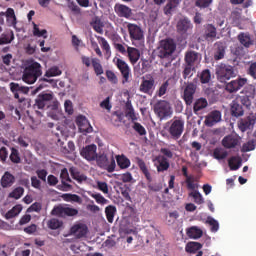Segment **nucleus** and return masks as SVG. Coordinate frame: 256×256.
<instances>
[{
	"instance_id": "obj_64",
	"label": "nucleus",
	"mask_w": 256,
	"mask_h": 256,
	"mask_svg": "<svg viewBox=\"0 0 256 256\" xmlns=\"http://www.w3.org/2000/svg\"><path fill=\"white\" fill-rule=\"evenodd\" d=\"M17 143L18 145H20V147H24V148L29 147V139L25 136H19L17 139Z\"/></svg>"
},
{
	"instance_id": "obj_17",
	"label": "nucleus",
	"mask_w": 256,
	"mask_h": 256,
	"mask_svg": "<svg viewBox=\"0 0 256 256\" xmlns=\"http://www.w3.org/2000/svg\"><path fill=\"white\" fill-rule=\"evenodd\" d=\"M88 231L89 228L83 223H76L70 228L71 235L76 237V239H83V237L87 236Z\"/></svg>"
},
{
	"instance_id": "obj_41",
	"label": "nucleus",
	"mask_w": 256,
	"mask_h": 256,
	"mask_svg": "<svg viewBox=\"0 0 256 256\" xmlns=\"http://www.w3.org/2000/svg\"><path fill=\"white\" fill-rule=\"evenodd\" d=\"M92 67L95 75L99 77V75H103V65H101V60L99 58H92Z\"/></svg>"
},
{
	"instance_id": "obj_55",
	"label": "nucleus",
	"mask_w": 256,
	"mask_h": 256,
	"mask_svg": "<svg viewBox=\"0 0 256 256\" xmlns=\"http://www.w3.org/2000/svg\"><path fill=\"white\" fill-rule=\"evenodd\" d=\"M195 70V66H191L189 64H186L184 70H183V79H189L193 77V71Z\"/></svg>"
},
{
	"instance_id": "obj_35",
	"label": "nucleus",
	"mask_w": 256,
	"mask_h": 256,
	"mask_svg": "<svg viewBox=\"0 0 256 256\" xmlns=\"http://www.w3.org/2000/svg\"><path fill=\"white\" fill-rule=\"evenodd\" d=\"M13 183H15V176H13V174L10 172H5L1 179L2 187H11Z\"/></svg>"
},
{
	"instance_id": "obj_32",
	"label": "nucleus",
	"mask_w": 256,
	"mask_h": 256,
	"mask_svg": "<svg viewBox=\"0 0 256 256\" xmlns=\"http://www.w3.org/2000/svg\"><path fill=\"white\" fill-rule=\"evenodd\" d=\"M243 160L239 156H232L228 160V165L231 171H237L241 168Z\"/></svg>"
},
{
	"instance_id": "obj_7",
	"label": "nucleus",
	"mask_w": 256,
	"mask_h": 256,
	"mask_svg": "<svg viewBox=\"0 0 256 256\" xmlns=\"http://www.w3.org/2000/svg\"><path fill=\"white\" fill-rule=\"evenodd\" d=\"M154 111L161 120L167 119L168 117H171V115H173V111L171 110V104H169V102L165 100L159 101L155 105Z\"/></svg>"
},
{
	"instance_id": "obj_6",
	"label": "nucleus",
	"mask_w": 256,
	"mask_h": 256,
	"mask_svg": "<svg viewBox=\"0 0 256 256\" xmlns=\"http://www.w3.org/2000/svg\"><path fill=\"white\" fill-rule=\"evenodd\" d=\"M216 77L220 83H225L229 81V79L237 77V73L235 72V68L233 66L220 64L218 67H216Z\"/></svg>"
},
{
	"instance_id": "obj_37",
	"label": "nucleus",
	"mask_w": 256,
	"mask_h": 256,
	"mask_svg": "<svg viewBox=\"0 0 256 256\" xmlns=\"http://www.w3.org/2000/svg\"><path fill=\"white\" fill-rule=\"evenodd\" d=\"M207 105H209V103L207 102V99L205 98L197 99L193 106L194 113L197 115V113H199V111H203V109H205Z\"/></svg>"
},
{
	"instance_id": "obj_5",
	"label": "nucleus",
	"mask_w": 256,
	"mask_h": 256,
	"mask_svg": "<svg viewBox=\"0 0 256 256\" xmlns=\"http://www.w3.org/2000/svg\"><path fill=\"white\" fill-rule=\"evenodd\" d=\"M177 49V44L173 39H165L160 42V46L156 50L157 57L159 59H169Z\"/></svg>"
},
{
	"instance_id": "obj_48",
	"label": "nucleus",
	"mask_w": 256,
	"mask_h": 256,
	"mask_svg": "<svg viewBox=\"0 0 256 256\" xmlns=\"http://www.w3.org/2000/svg\"><path fill=\"white\" fill-rule=\"evenodd\" d=\"M132 123H133L132 129H134V131L136 133H138V135H140V137L147 135V130L145 129V126H143V125H141V123L135 122V121Z\"/></svg>"
},
{
	"instance_id": "obj_62",
	"label": "nucleus",
	"mask_w": 256,
	"mask_h": 256,
	"mask_svg": "<svg viewBox=\"0 0 256 256\" xmlns=\"http://www.w3.org/2000/svg\"><path fill=\"white\" fill-rule=\"evenodd\" d=\"M167 89H169V80H166L160 87L157 92L158 97H163L165 93H167Z\"/></svg>"
},
{
	"instance_id": "obj_60",
	"label": "nucleus",
	"mask_w": 256,
	"mask_h": 256,
	"mask_svg": "<svg viewBox=\"0 0 256 256\" xmlns=\"http://www.w3.org/2000/svg\"><path fill=\"white\" fill-rule=\"evenodd\" d=\"M106 77L108 81H110V83H112L113 85H117V83L119 82V80L117 79V75L111 70L106 71Z\"/></svg>"
},
{
	"instance_id": "obj_20",
	"label": "nucleus",
	"mask_w": 256,
	"mask_h": 256,
	"mask_svg": "<svg viewBox=\"0 0 256 256\" xmlns=\"http://www.w3.org/2000/svg\"><path fill=\"white\" fill-rule=\"evenodd\" d=\"M76 125L80 133H93V126L89 123V120L85 116H78L76 118Z\"/></svg>"
},
{
	"instance_id": "obj_40",
	"label": "nucleus",
	"mask_w": 256,
	"mask_h": 256,
	"mask_svg": "<svg viewBox=\"0 0 256 256\" xmlns=\"http://www.w3.org/2000/svg\"><path fill=\"white\" fill-rule=\"evenodd\" d=\"M115 213H117V208L113 205H109L105 208V214L108 223H113L115 219Z\"/></svg>"
},
{
	"instance_id": "obj_1",
	"label": "nucleus",
	"mask_w": 256,
	"mask_h": 256,
	"mask_svg": "<svg viewBox=\"0 0 256 256\" xmlns=\"http://www.w3.org/2000/svg\"><path fill=\"white\" fill-rule=\"evenodd\" d=\"M42 75L43 71L41 70V64H39V62H32L25 67L22 81L28 85H33V83H36L37 79Z\"/></svg>"
},
{
	"instance_id": "obj_42",
	"label": "nucleus",
	"mask_w": 256,
	"mask_h": 256,
	"mask_svg": "<svg viewBox=\"0 0 256 256\" xmlns=\"http://www.w3.org/2000/svg\"><path fill=\"white\" fill-rule=\"evenodd\" d=\"M203 248V244L199 242H189L186 245L185 251L187 253H197V251H200V249Z\"/></svg>"
},
{
	"instance_id": "obj_43",
	"label": "nucleus",
	"mask_w": 256,
	"mask_h": 256,
	"mask_svg": "<svg viewBox=\"0 0 256 256\" xmlns=\"http://www.w3.org/2000/svg\"><path fill=\"white\" fill-rule=\"evenodd\" d=\"M126 117L131 119L132 122L137 121V116L135 115V109H133V105L131 101L126 102Z\"/></svg>"
},
{
	"instance_id": "obj_12",
	"label": "nucleus",
	"mask_w": 256,
	"mask_h": 256,
	"mask_svg": "<svg viewBox=\"0 0 256 256\" xmlns=\"http://www.w3.org/2000/svg\"><path fill=\"white\" fill-rule=\"evenodd\" d=\"M196 91H197V85H195L193 82L188 83L184 88L183 99L187 106L193 105Z\"/></svg>"
},
{
	"instance_id": "obj_16",
	"label": "nucleus",
	"mask_w": 256,
	"mask_h": 256,
	"mask_svg": "<svg viewBox=\"0 0 256 256\" xmlns=\"http://www.w3.org/2000/svg\"><path fill=\"white\" fill-rule=\"evenodd\" d=\"M98 154L99 153H97V145L95 144L87 145L80 151L81 157L86 159V161H95Z\"/></svg>"
},
{
	"instance_id": "obj_59",
	"label": "nucleus",
	"mask_w": 256,
	"mask_h": 256,
	"mask_svg": "<svg viewBox=\"0 0 256 256\" xmlns=\"http://www.w3.org/2000/svg\"><path fill=\"white\" fill-rule=\"evenodd\" d=\"M207 223L210 225L212 233L219 231V222L215 218H208Z\"/></svg>"
},
{
	"instance_id": "obj_13",
	"label": "nucleus",
	"mask_w": 256,
	"mask_h": 256,
	"mask_svg": "<svg viewBox=\"0 0 256 256\" xmlns=\"http://www.w3.org/2000/svg\"><path fill=\"white\" fill-rule=\"evenodd\" d=\"M139 90L141 93L151 95V93H153L155 90V78H153L151 75H146V79L143 77Z\"/></svg>"
},
{
	"instance_id": "obj_51",
	"label": "nucleus",
	"mask_w": 256,
	"mask_h": 256,
	"mask_svg": "<svg viewBox=\"0 0 256 256\" xmlns=\"http://www.w3.org/2000/svg\"><path fill=\"white\" fill-rule=\"evenodd\" d=\"M256 147V140H249L248 142L242 145V153H249V151H254Z\"/></svg>"
},
{
	"instance_id": "obj_33",
	"label": "nucleus",
	"mask_w": 256,
	"mask_h": 256,
	"mask_svg": "<svg viewBox=\"0 0 256 256\" xmlns=\"http://www.w3.org/2000/svg\"><path fill=\"white\" fill-rule=\"evenodd\" d=\"M116 163L120 169H129L131 167V160L125 155H116Z\"/></svg>"
},
{
	"instance_id": "obj_29",
	"label": "nucleus",
	"mask_w": 256,
	"mask_h": 256,
	"mask_svg": "<svg viewBox=\"0 0 256 256\" xmlns=\"http://www.w3.org/2000/svg\"><path fill=\"white\" fill-rule=\"evenodd\" d=\"M127 53H128V59L132 65H135L137 61H139V58L141 57V52H139V49L133 48V47H128L127 48Z\"/></svg>"
},
{
	"instance_id": "obj_18",
	"label": "nucleus",
	"mask_w": 256,
	"mask_h": 256,
	"mask_svg": "<svg viewBox=\"0 0 256 256\" xmlns=\"http://www.w3.org/2000/svg\"><path fill=\"white\" fill-rule=\"evenodd\" d=\"M245 85H247V78H237L227 83L225 89L228 93H237Z\"/></svg>"
},
{
	"instance_id": "obj_46",
	"label": "nucleus",
	"mask_w": 256,
	"mask_h": 256,
	"mask_svg": "<svg viewBox=\"0 0 256 256\" xmlns=\"http://www.w3.org/2000/svg\"><path fill=\"white\" fill-rule=\"evenodd\" d=\"M189 197L194 199V203H196V205H203V203H205V198H203V195H201L198 190L190 192Z\"/></svg>"
},
{
	"instance_id": "obj_34",
	"label": "nucleus",
	"mask_w": 256,
	"mask_h": 256,
	"mask_svg": "<svg viewBox=\"0 0 256 256\" xmlns=\"http://www.w3.org/2000/svg\"><path fill=\"white\" fill-rule=\"evenodd\" d=\"M204 29H205V33H204L205 39H215V37H217V28L213 26V24L205 25Z\"/></svg>"
},
{
	"instance_id": "obj_30",
	"label": "nucleus",
	"mask_w": 256,
	"mask_h": 256,
	"mask_svg": "<svg viewBox=\"0 0 256 256\" xmlns=\"http://www.w3.org/2000/svg\"><path fill=\"white\" fill-rule=\"evenodd\" d=\"M199 61V53L195 51H188L185 54L186 65H191L195 67V63Z\"/></svg>"
},
{
	"instance_id": "obj_49",
	"label": "nucleus",
	"mask_w": 256,
	"mask_h": 256,
	"mask_svg": "<svg viewBox=\"0 0 256 256\" xmlns=\"http://www.w3.org/2000/svg\"><path fill=\"white\" fill-rule=\"evenodd\" d=\"M62 198L68 203H81V197L77 194H63Z\"/></svg>"
},
{
	"instance_id": "obj_47",
	"label": "nucleus",
	"mask_w": 256,
	"mask_h": 256,
	"mask_svg": "<svg viewBox=\"0 0 256 256\" xmlns=\"http://www.w3.org/2000/svg\"><path fill=\"white\" fill-rule=\"evenodd\" d=\"M32 25L34 37H43L44 39H47V31L45 29L40 30L39 26L35 22H32Z\"/></svg>"
},
{
	"instance_id": "obj_54",
	"label": "nucleus",
	"mask_w": 256,
	"mask_h": 256,
	"mask_svg": "<svg viewBox=\"0 0 256 256\" xmlns=\"http://www.w3.org/2000/svg\"><path fill=\"white\" fill-rule=\"evenodd\" d=\"M61 70L59 69V67L54 66L51 67L50 69H48L45 73V77H59V75H61Z\"/></svg>"
},
{
	"instance_id": "obj_15",
	"label": "nucleus",
	"mask_w": 256,
	"mask_h": 256,
	"mask_svg": "<svg viewBox=\"0 0 256 256\" xmlns=\"http://www.w3.org/2000/svg\"><path fill=\"white\" fill-rule=\"evenodd\" d=\"M49 101H53V94L42 92L35 99L33 108L34 109H45V107H46L47 103H49Z\"/></svg>"
},
{
	"instance_id": "obj_14",
	"label": "nucleus",
	"mask_w": 256,
	"mask_h": 256,
	"mask_svg": "<svg viewBox=\"0 0 256 256\" xmlns=\"http://www.w3.org/2000/svg\"><path fill=\"white\" fill-rule=\"evenodd\" d=\"M127 29H128V33L131 41H143L144 39L143 29H141L139 25L129 23L127 25Z\"/></svg>"
},
{
	"instance_id": "obj_63",
	"label": "nucleus",
	"mask_w": 256,
	"mask_h": 256,
	"mask_svg": "<svg viewBox=\"0 0 256 256\" xmlns=\"http://www.w3.org/2000/svg\"><path fill=\"white\" fill-rule=\"evenodd\" d=\"M241 13H243V9L235 8L231 12V19H233V21H239V19H241Z\"/></svg>"
},
{
	"instance_id": "obj_44",
	"label": "nucleus",
	"mask_w": 256,
	"mask_h": 256,
	"mask_svg": "<svg viewBox=\"0 0 256 256\" xmlns=\"http://www.w3.org/2000/svg\"><path fill=\"white\" fill-rule=\"evenodd\" d=\"M21 211H23V206H21V204L15 205L6 213L5 217L6 219H13V217H17Z\"/></svg>"
},
{
	"instance_id": "obj_9",
	"label": "nucleus",
	"mask_w": 256,
	"mask_h": 256,
	"mask_svg": "<svg viewBox=\"0 0 256 256\" xmlns=\"http://www.w3.org/2000/svg\"><path fill=\"white\" fill-rule=\"evenodd\" d=\"M113 63L116 65L117 69L120 71L123 77V85H125V83H129V77L131 76V68H129V64H127L125 60L118 57L113 59Z\"/></svg>"
},
{
	"instance_id": "obj_8",
	"label": "nucleus",
	"mask_w": 256,
	"mask_h": 256,
	"mask_svg": "<svg viewBox=\"0 0 256 256\" xmlns=\"http://www.w3.org/2000/svg\"><path fill=\"white\" fill-rule=\"evenodd\" d=\"M51 215H54L56 217H75L76 215H79V210L71 207H67L65 205H58L55 206L52 211Z\"/></svg>"
},
{
	"instance_id": "obj_36",
	"label": "nucleus",
	"mask_w": 256,
	"mask_h": 256,
	"mask_svg": "<svg viewBox=\"0 0 256 256\" xmlns=\"http://www.w3.org/2000/svg\"><path fill=\"white\" fill-rule=\"evenodd\" d=\"M14 40L15 34L13 31L3 33L0 36V45H9V43H13Z\"/></svg>"
},
{
	"instance_id": "obj_4",
	"label": "nucleus",
	"mask_w": 256,
	"mask_h": 256,
	"mask_svg": "<svg viewBox=\"0 0 256 256\" xmlns=\"http://www.w3.org/2000/svg\"><path fill=\"white\" fill-rule=\"evenodd\" d=\"M183 131H185L184 119L174 118L168 122L167 132L170 135L171 139H174V141H177V139H181Z\"/></svg>"
},
{
	"instance_id": "obj_52",
	"label": "nucleus",
	"mask_w": 256,
	"mask_h": 256,
	"mask_svg": "<svg viewBox=\"0 0 256 256\" xmlns=\"http://www.w3.org/2000/svg\"><path fill=\"white\" fill-rule=\"evenodd\" d=\"M89 195L90 197H92V199H95L98 205H107V203H109V200L103 197V195H101L100 193H90Z\"/></svg>"
},
{
	"instance_id": "obj_39",
	"label": "nucleus",
	"mask_w": 256,
	"mask_h": 256,
	"mask_svg": "<svg viewBox=\"0 0 256 256\" xmlns=\"http://www.w3.org/2000/svg\"><path fill=\"white\" fill-rule=\"evenodd\" d=\"M10 156L9 159L11 161V163H13L14 165H19V163H21V154L19 153V150L15 147L10 148Z\"/></svg>"
},
{
	"instance_id": "obj_61",
	"label": "nucleus",
	"mask_w": 256,
	"mask_h": 256,
	"mask_svg": "<svg viewBox=\"0 0 256 256\" xmlns=\"http://www.w3.org/2000/svg\"><path fill=\"white\" fill-rule=\"evenodd\" d=\"M238 39H239L240 43L242 45H244V47H250L251 46V38H249V36H247L245 34H240L238 36Z\"/></svg>"
},
{
	"instance_id": "obj_24",
	"label": "nucleus",
	"mask_w": 256,
	"mask_h": 256,
	"mask_svg": "<svg viewBox=\"0 0 256 256\" xmlns=\"http://www.w3.org/2000/svg\"><path fill=\"white\" fill-rule=\"evenodd\" d=\"M181 3V0H167L166 5L163 8V13L167 17H171L175 11H177V7H179V4Z\"/></svg>"
},
{
	"instance_id": "obj_11",
	"label": "nucleus",
	"mask_w": 256,
	"mask_h": 256,
	"mask_svg": "<svg viewBox=\"0 0 256 256\" xmlns=\"http://www.w3.org/2000/svg\"><path fill=\"white\" fill-rule=\"evenodd\" d=\"M244 96H238L236 101L249 109L251 107V102L255 99V86H248L244 89Z\"/></svg>"
},
{
	"instance_id": "obj_53",
	"label": "nucleus",
	"mask_w": 256,
	"mask_h": 256,
	"mask_svg": "<svg viewBox=\"0 0 256 256\" xmlns=\"http://www.w3.org/2000/svg\"><path fill=\"white\" fill-rule=\"evenodd\" d=\"M101 44V47L103 49V51H105L107 57H110L111 55V46L109 45V42H107V40L103 37H99L98 38Z\"/></svg>"
},
{
	"instance_id": "obj_26",
	"label": "nucleus",
	"mask_w": 256,
	"mask_h": 256,
	"mask_svg": "<svg viewBox=\"0 0 256 256\" xmlns=\"http://www.w3.org/2000/svg\"><path fill=\"white\" fill-rule=\"evenodd\" d=\"M230 113L232 117H243L245 110H243V105L240 104L239 100H233L231 103Z\"/></svg>"
},
{
	"instance_id": "obj_27",
	"label": "nucleus",
	"mask_w": 256,
	"mask_h": 256,
	"mask_svg": "<svg viewBox=\"0 0 256 256\" xmlns=\"http://www.w3.org/2000/svg\"><path fill=\"white\" fill-rule=\"evenodd\" d=\"M136 163L140 169V171L143 173L144 177H146V180L148 183H151L153 181V178L151 177V172H149V168H147V164H145V161L143 159L137 157Z\"/></svg>"
},
{
	"instance_id": "obj_38",
	"label": "nucleus",
	"mask_w": 256,
	"mask_h": 256,
	"mask_svg": "<svg viewBox=\"0 0 256 256\" xmlns=\"http://www.w3.org/2000/svg\"><path fill=\"white\" fill-rule=\"evenodd\" d=\"M69 171H70L71 177L75 179V181L79 183H83L84 181H87V177L85 176V174H81L80 172H78L77 168L71 167Z\"/></svg>"
},
{
	"instance_id": "obj_10",
	"label": "nucleus",
	"mask_w": 256,
	"mask_h": 256,
	"mask_svg": "<svg viewBox=\"0 0 256 256\" xmlns=\"http://www.w3.org/2000/svg\"><path fill=\"white\" fill-rule=\"evenodd\" d=\"M176 31L182 37L187 38L193 31V23H191V20H189V18H181L177 22Z\"/></svg>"
},
{
	"instance_id": "obj_58",
	"label": "nucleus",
	"mask_w": 256,
	"mask_h": 256,
	"mask_svg": "<svg viewBox=\"0 0 256 256\" xmlns=\"http://www.w3.org/2000/svg\"><path fill=\"white\" fill-rule=\"evenodd\" d=\"M91 27L96 31V33H99L100 35H103V23H101L100 20H95L91 23Z\"/></svg>"
},
{
	"instance_id": "obj_56",
	"label": "nucleus",
	"mask_w": 256,
	"mask_h": 256,
	"mask_svg": "<svg viewBox=\"0 0 256 256\" xmlns=\"http://www.w3.org/2000/svg\"><path fill=\"white\" fill-rule=\"evenodd\" d=\"M63 222L59 221V219L56 218H52L48 221L47 226L49 227V229L55 230V229H59L60 227H62Z\"/></svg>"
},
{
	"instance_id": "obj_25",
	"label": "nucleus",
	"mask_w": 256,
	"mask_h": 256,
	"mask_svg": "<svg viewBox=\"0 0 256 256\" xmlns=\"http://www.w3.org/2000/svg\"><path fill=\"white\" fill-rule=\"evenodd\" d=\"M255 123H256V116L253 114H250L248 117L241 120L240 125H239L240 130L242 132H245L249 129H253V127H255Z\"/></svg>"
},
{
	"instance_id": "obj_57",
	"label": "nucleus",
	"mask_w": 256,
	"mask_h": 256,
	"mask_svg": "<svg viewBox=\"0 0 256 256\" xmlns=\"http://www.w3.org/2000/svg\"><path fill=\"white\" fill-rule=\"evenodd\" d=\"M23 193H25V189H23V187H18L9 194V197H12V199H21Z\"/></svg>"
},
{
	"instance_id": "obj_19",
	"label": "nucleus",
	"mask_w": 256,
	"mask_h": 256,
	"mask_svg": "<svg viewBox=\"0 0 256 256\" xmlns=\"http://www.w3.org/2000/svg\"><path fill=\"white\" fill-rule=\"evenodd\" d=\"M114 11L118 17L124 19H131V17H133V10L125 4H116L114 6Z\"/></svg>"
},
{
	"instance_id": "obj_45",
	"label": "nucleus",
	"mask_w": 256,
	"mask_h": 256,
	"mask_svg": "<svg viewBox=\"0 0 256 256\" xmlns=\"http://www.w3.org/2000/svg\"><path fill=\"white\" fill-rule=\"evenodd\" d=\"M200 83L202 85H205L211 81V70L210 69H205L203 70L199 75Z\"/></svg>"
},
{
	"instance_id": "obj_31",
	"label": "nucleus",
	"mask_w": 256,
	"mask_h": 256,
	"mask_svg": "<svg viewBox=\"0 0 256 256\" xmlns=\"http://www.w3.org/2000/svg\"><path fill=\"white\" fill-rule=\"evenodd\" d=\"M223 57H225V44H223V42H216L214 59L215 61H220Z\"/></svg>"
},
{
	"instance_id": "obj_2",
	"label": "nucleus",
	"mask_w": 256,
	"mask_h": 256,
	"mask_svg": "<svg viewBox=\"0 0 256 256\" xmlns=\"http://www.w3.org/2000/svg\"><path fill=\"white\" fill-rule=\"evenodd\" d=\"M9 86L14 98L18 99L21 109H29V107H31V100L23 96L20 97V95H27L29 93V87L15 82L10 83Z\"/></svg>"
},
{
	"instance_id": "obj_21",
	"label": "nucleus",
	"mask_w": 256,
	"mask_h": 256,
	"mask_svg": "<svg viewBox=\"0 0 256 256\" xmlns=\"http://www.w3.org/2000/svg\"><path fill=\"white\" fill-rule=\"evenodd\" d=\"M241 144V139L235 135L225 136L222 140V145L225 149H235L237 145Z\"/></svg>"
},
{
	"instance_id": "obj_28",
	"label": "nucleus",
	"mask_w": 256,
	"mask_h": 256,
	"mask_svg": "<svg viewBox=\"0 0 256 256\" xmlns=\"http://www.w3.org/2000/svg\"><path fill=\"white\" fill-rule=\"evenodd\" d=\"M186 235L190 239H201L203 237V230L197 226H192L186 230Z\"/></svg>"
},
{
	"instance_id": "obj_23",
	"label": "nucleus",
	"mask_w": 256,
	"mask_h": 256,
	"mask_svg": "<svg viewBox=\"0 0 256 256\" xmlns=\"http://www.w3.org/2000/svg\"><path fill=\"white\" fill-rule=\"evenodd\" d=\"M219 121H221V111L214 110L206 116L204 123L206 127H213V125H217Z\"/></svg>"
},
{
	"instance_id": "obj_3",
	"label": "nucleus",
	"mask_w": 256,
	"mask_h": 256,
	"mask_svg": "<svg viewBox=\"0 0 256 256\" xmlns=\"http://www.w3.org/2000/svg\"><path fill=\"white\" fill-rule=\"evenodd\" d=\"M94 161H96V165L100 169H104L108 173H113V171H115V167H117L113 154L108 155L105 152H99Z\"/></svg>"
},
{
	"instance_id": "obj_22",
	"label": "nucleus",
	"mask_w": 256,
	"mask_h": 256,
	"mask_svg": "<svg viewBox=\"0 0 256 256\" xmlns=\"http://www.w3.org/2000/svg\"><path fill=\"white\" fill-rule=\"evenodd\" d=\"M154 165L158 171V173H163L164 171H167L170 167L169 160L165 156H156L154 159Z\"/></svg>"
},
{
	"instance_id": "obj_50",
	"label": "nucleus",
	"mask_w": 256,
	"mask_h": 256,
	"mask_svg": "<svg viewBox=\"0 0 256 256\" xmlns=\"http://www.w3.org/2000/svg\"><path fill=\"white\" fill-rule=\"evenodd\" d=\"M227 155H228L227 151L223 150L222 148H215L213 151V157L218 161L226 159Z\"/></svg>"
}]
</instances>
